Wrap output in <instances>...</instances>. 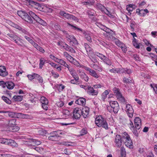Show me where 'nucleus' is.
<instances>
[{
	"label": "nucleus",
	"mask_w": 157,
	"mask_h": 157,
	"mask_svg": "<svg viewBox=\"0 0 157 157\" xmlns=\"http://www.w3.org/2000/svg\"><path fill=\"white\" fill-rule=\"evenodd\" d=\"M81 109L76 108H75L73 112V118L75 119H78L80 118L82 115Z\"/></svg>",
	"instance_id": "obj_9"
},
{
	"label": "nucleus",
	"mask_w": 157,
	"mask_h": 157,
	"mask_svg": "<svg viewBox=\"0 0 157 157\" xmlns=\"http://www.w3.org/2000/svg\"><path fill=\"white\" fill-rule=\"evenodd\" d=\"M80 76H81V78L84 79V80L86 81L87 82L89 80V77L85 73L83 72H80Z\"/></svg>",
	"instance_id": "obj_29"
},
{
	"label": "nucleus",
	"mask_w": 157,
	"mask_h": 157,
	"mask_svg": "<svg viewBox=\"0 0 157 157\" xmlns=\"http://www.w3.org/2000/svg\"><path fill=\"white\" fill-rule=\"evenodd\" d=\"M126 109L128 116L130 117H132L133 116L134 110L131 105L128 104L127 105Z\"/></svg>",
	"instance_id": "obj_11"
},
{
	"label": "nucleus",
	"mask_w": 157,
	"mask_h": 157,
	"mask_svg": "<svg viewBox=\"0 0 157 157\" xmlns=\"http://www.w3.org/2000/svg\"><path fill=\"white\" fill-rule=\"evenodd\" d=\"M150 56L151 57L152 59L154 61H155L157 60V56L155 55L153 53H150Z\"/></svg>",
	"instance_id": "obj_51"
},
{
	"label": "nucleus",
	"mask_w": 157,
	"mask_h": 157,
	"mask_svg": "<svg viewBox=\"0 0 157 157\" xmlns=\"http://www.w3.org/2000/svg\"><path fill=\"white\" fill-rule=\"evenodd\" d=\"M129 127L130 129L132 130L133 133L137 137L138 136V131L136 130L137 129H136L135 127L134 126L132 122L131 121L129 124Z\"/></svg>",
	"instance_id": "obj_16"
},
{
	"label": "nucleus",
	"mask_w": 157,
	"mask_h": 157,
	"mask_svg": "<svg viewBox=\"0 0 157 157\" xmlns=\"http://www.w3.org/2000/svg\"><path fill=\"white\" fill-rule=\"evenodd\" d=\"M99 28L103 30L105 32L108 30H109V29L107 28L106 27L104 26L103 25H101L99 26Z\"/></svg>",
	"instance_id": "obj_53"
},
{
	"label": "nucleus",
	"mask_w": 157,
	"mask_h": 157,
	"mask_svg": "<svg viewBox=\"0 0 157 157\" xmlns=\"http://www.w3.org/2000/svg\"><path fill=\"white\" fill-rule=\"evenodd\" d=\"M52 26L53 28L57 30H61V28L60 26L58 25L54 24Z\"/></svg>",
	"instance_id": "obj_56"
},
{
	"label": "nucleus",
	"mask_w": 157,
	"mask_h": 157,
	"mask_svg": "<svg viewBox=\"0 0 157 157\" xmlns=\"http://www.w3.org/2000/svg\"><path fill=\"white\" fill-rule=\"evenodd\" d=\"M8 75V72L6 71V69L5 67L3 66H0V76L5 77Z\"/></svg>",
	"instance_id": "obj_15"
},
{
	"label": "nucleus",
	"mask_w": 157,
	"mask_h": 157,
	"mask_svg": "<svg viewBox=\"0 0 157 157\" xmlns=\"http://www.w3.org/2000/svg\"><path fill=\"white\" fill-rule=\"evenodd\" d=\"M40 101L42 104H44V103H48V100L44 97H41L40 99Z\"/></svg>",
	"instance_id": "obj_42"
},
{
	"label": "nucleus",
	"mask_w": 157,
	"mask_h": 157,
	"mask_svg": "<svg viewBox=\"0 0 157 157\" xmlns=\"http://www.w3.org/2000/svg\"><path fill=\"white\" fill-rule=\"evenodd\" d=\"M134 124L135 127L136 129L139 130L141 124L140 119L139 117H136L134 120Z\"/></svg>",
	"instance_id": "obj_13"
},
{
	"label": "nucleus",
	"mask_w": 157,
	"mask_h": 157,
	"mask_svg": "<svg viewBox=\"0 0 157 157\" xmlns=\"http://www.w3.org/2000/svg\"><path fill=\"white\" fill-rule=\"evenodd\" d=\"M82 115L84 118H86L89 116V108L86 106H85L81 109Z\"/></svg>",
	"instance_id": "obj_12"
},
{
	"label": "nucleus",
	"mask_w": 157,
	"mask_h": 157,
	"mask_svg": "<svg viewBox=\"0 0 157 157\" xmlns=\"http://www.w3.org/2000/svg\"><path fill=\"white\" fill-rule=\"evenodd\" d=\"M52 76H53L55 78H57L59 76V75L57 73L55 72L54 71H52Z\"/></svg>",
	"instance_id": "obj_57"
},
{
	"label": "nucleus",
	"mask_w": 157,
	"mask_h": 157,
	"mask_svg": "<svg viewBox=\"0 0 157 157\" xmlns=\"http://www.w3.org/2000/svg\"><path fill=\"white\" fill-rule=\"evenodd\" d=\"M84 47L88 56L94 53L92 48L87 44H84Z\"/></svg>",
	"instance_id": "obj_18"
},
{
	"label": "nucleus",
	"mask_w": 157,
	"mask_h": 157,
	"mask_svg": "<svg viewBox=\"0 0 157 157\" xmlns=\"http://www.w3.org/2000/svg\"><path fill=\"white\" fill-rule=\"evenodd\" d=\"M117 98L120 101H121L122 102H124L125 101V100L124 98L122 96L121 94L120 95H118L117 97Z\"/></svg>",
	"instance_id": "obj_50"
},
{
	"label": "nucleus",
	"mask_w": 157,
	"mask_h": 157,
	"mask_svg": "<svg viewBox=\"0 0 157 157\" xmlns=\"http://www.w3.org/2000/svg\"><path fill=\"white\" fill-rule=\"evenodd\" d=\"M86 100L83 98H80L75 101V103L79 105H83L85 104Z\"/></svg>",
	"instance_id": "obj_21"
},
{
	"label": "nucleus",
	"mask_w": 157,
	"mask_h": 157,
	"mask_svg": "<svg viewBox=\"0 0 157 157\" xmlns=\"http://www.w3.org/2000/svg\"><path fill=\"white\" fill-rule=\"evenodd\" d=\"M148 10L147 9L144 10L141 9L140 11V16L144 17L146 13H148Z\"/></svg>",
	"instance_id": "obj_38"
},
{
	"label": "nucleus",
	"mask_w": 157,
	"mask_h": 157,
	"mask_svg": "<svg viewBox=\"0 0 157 157\" xmlns=\"http://www.w3.org/2000/svg\"><path fill=\"white\" fill-rule=\"evenodd\" d=\"M16 120L15 119H13L9 121V125L10 126H12L16 125Z\"/></svg>",
	"instance_id": "obj_39"
},
{
	"label": "nucleus",
	"mask_w": 157,
	"mask_h": 157,
	"mask_svg": "<svg viewBox=\"0 0 157 157\" xmlns=\"http://www.w3.org/2000/svg\"><path fill=\"white\" fill-rule=\"evenodd\" d=\"M96 55L99 57L101 60L103 58H104L105 56L102 55V54H100L98 52L95 53Z\"/></svg>",
	"instance_id": "obj_59"
},
{
	"label": "nucleus",
	"mask_w": 157,
	"mask_h": 157,
	"mask_svg": "<svg viewBox=\"0 0 157 157\" xmlns=\"http://www.w3.org/2000/svg\"><path fill=\"white\" fill-rule=\"evenodd\" d=\"M27 144L29 146H35L36 145H38L41 144V142L36 139H29L26 141Z\"/></svg>",
	"instance_id": "obj_6"
},
{
	"label": "nucleus",
	"mask_w": 157,
	"mask_h": 157,
	"mask_svg": "<svg viewBox=\"0 0 157 157\" xmlns=\"http://www.w3.org/2000/svg\"><path fill=\"white\" fill-rule=\"evenodd\" d=\"M71 74L76 80H78L79 77L75 71L74 69L71 68L69 71Z\"/></svg>",
	"instance_id": "obj_20"
},
{
	"label": "nucleus",
	"mask_w": 157,
	"mask_h": 157,
	"mask_svg": "<svg viewBox=\"0 0 157 157\" xmlns=\"http://www.w3.org/2000/svg\"><path fill=\"white\" fill-rule=\"evenodd\" d=\"M73 36L70 35H69L68 33H66V37L67 38V40L69 42L71 40Z\"/></svg>",
	"instance_id": "obj_64"
},
{
	"label": "nucleus",
	"mask_w": 157,
	"mask_h": 157,
	"mask_svg": "<svg viewBox=\"0 0 157 157\" xmlns=\"http://www.w3.org/2000/svg\"><path fill=\"white\" fill-rule=\"evenodd\" d=\"M23 40L20 38L18 37L16 40H15V42L19 46H23L24 44L23 42Z\"/></svg>",
	"instance_id": "obj_23"
},
{
	"label": "nucleus",
	"mask_w": 157,
	"mask_h": 157,
	"mask_svg": "<svg viewBox=\"0 0 157 157\" xmlns=\"http://www.w3.org/2000/svg\"><path fill=\"white\" fill-rule=\"evenodd\" d=\"M87 132V131L84 128H83L81 131L80 135L82 136L86 134Z\"/></svg>",
	"instance_id": "obj_63"
},
{
	"label": "nucleus",
	"mask_w": 157,
	"mask_h": 157,
	"mask_svg": "<svg viewBox=\"0 0 157 157\" xmlns=\"http://www.w3.org/2000/svg\"><path fill=\"white\" fill-rule=\"evenodd\" d=\"M10 130L12 132H16L18 131L19 127L15 125L10 126L9 128Z\"/></svg>",
	"instance_id": "obj_31"
},
{
	"label": "nucleus",
	"mask_w": 157,
	"mask_h": 157,
	"mask_svg": "<svg viewBox=\"0 0 157 157\" xmlns=\"http://www.w3.org/2000/svg\"><path fill=\"white\" fill-rule=\"evenodd\" d=\"M89 74L91 76L96 78H97L99 77V75L96 73L95 71L93 69L91 71Z\"/></svg>",
	"instance_id": "obj_30"
},
{
	"label": "nucleus",
	"mask_w": 157,
	"mask_h": 157,
	"mask_svg": "<svg viewBox=\"0 0 157 157\" xmlns=\"http://www.w3.org/2000/svg\"><path fill=\"white\" fill-rule=\"evenodd\" d=\"M57 104L58 107H61L64 105V103L63 101H60L57 102Z\"/></svg>",
	"instance_id": "obj_60"
},
{
	"label": "nucleus",
	"mask_w": 157,
	"mask_h": 157,
	"mask_svg": "<svg viewBox=\"0 0 157 157\" xmlns=\"http://www.w3.org/2000/svg\"><path fill=\"white\" fill-rule=\"evenodd\" d=\"M63 117L65 118H68L70 116V113L69 111L67 110H65L63 112Z\"/></svg>",
	"instance_id": "obj_27"
},
{
	"label": "nucleus",
	"mask_w": 157,
	"mask_h": 157,
	"mask_svg": "<svg viewBox=\"0 0 157 157\" xmlns=\"http://www.w3.org/2000/svg\"><path fill=\"white\" fill-rule=\"evenodd\" d=\"M57 138L56 137V136H53L52 135V136H49L48 137V139L49 140L54 141L56 140H57Z\"/></svg>",
	"instance_id": "obj_62"
},
{
	"label": "nucleus",
	"mask_w": 157,
	"mask_h": 157,
	"mask_svg": "<svg viewBox=\"0 0 157 157\" xmlns=\"http://www.w3.org/2000/svg\"><path fill=\"white\" fill-rule=\"evenodd\" d=\"M7 35L9 37L11 38L14 41L18 37L17 36L13 34L9 33Z\"/></svg>",
	"instance_id": "obj_36"
},
{
	"label": "nucleus",
	"mask_w": 157,
	"mask_h": 157,
	"mask_svg": "<svg viewBox=\"0 0 157 157\" xmlns=\"http://www.w3.org/2000/svg\"><path fill=\"white\" fill-rule=\"evenodd\" d=\"M13 99L15 101H20L23 99V96L21 95H15L13 97Z\"/></svg>",
	"instance_id": "obj_28"
},
{
	"label": "nucleus",
	"mask_w": 157,
	"mask_h": 157,
	"mask_svg": "<svg viewBox=\"0 0 157 157\" xmlns=\"http://www.w3.org/2000/svg\"><path fill=\"white\" fill-rule=\"evenodd\" d=\"M93 67L94 69L98 71H102V68L101 67L98 66L97 64H94Z\"/></svg>",
	"instance_id": "obj_44"
},
{
	"label": "nucleus",
	"mask_w": 157,
	"mask_h": 157,
	"mask_svg": "<svg viewBox=\"0 0 157 157\" xmlns=\"http://www.w3.org/2000/svg\"><path fill=\"white\" fill-rule=\"evenodd\" d=\"M48 103H44L42 104V108L46 110H47L48 109Z\"/></svg>",
	"instance_id": "obj_58"
},
{
	"label": "nucleus",
	"mask_w": 157,
	"mask_h": 157,
	"mask_svg": "<svg viewBox=\"0 0 157 157\" xmlns=\"http://www.w3.org/2000/svg\"><path fill=\"white\" fill-rule=\"evenodd\" d=\"M133 44L134 46L137 48H139L140 46L139 43L137 42V40L135 38H133V40L132 41Z\"/></svg>",
	"instance_id": "obj_34"
},
{
	"label": "nucleus",
	"mask_w": 157,
	"mask_h": 157,
	"mask_svg": "<svg viewBox=\"0 0 157 157\" xmlns=\"http://www.w3.org/2000/svg\"><path fill=\"white\" fill-rule=\"evenodd\" d=\"M109 104L113 109V111L115 113H117L118 112L119 107L118 102L116 101H111L109 102Z\"/></svg>",
	"instance_id": "obj_8"
},
{
	"label": "nucleus",
	"mask_w": 157,
	"mask_h": 157,
	"mask_svg": "<svg viewBox=\"0 0 157 157\" xmlns=\"http://www.w3.org/2000/svg\"><path fill=\"white\" fill-rule=\"evenodd\" d=\"M29 13L34 20L40 24L43 25H46V23L45 22L33 12L30 11L29 12Z\"/></svg>",
	"instance_id": "obj_4"
},
{
	"label": "nucleus",
	"mask_w": 157,
	"mask_h": 157,
	"mask_svg": "<svg viewBox=\"0 0 157 157\" xmlns=\"http://www.w3.org/2000/svg\"><path fill=\"white\" fill-rule=\"evenodd\" d=\"M38 133L41 135H44L47 133V131L44 129H40L38 131Z\"/></svg>",
	"instance_id": "obj_48"
},
{
	"label": "nucleus",
	"mask_w": 157,
	"mask_h": 157,
	"mask_svg": "<svg viewBox=\"0 0 157 157\" xmlns=\"http://www.w3.org/2000/svg\"><path fill=\"white\" fill-rule=\"evenodd\" d=\"M113 92L115 95L117 96V97L118 96V95H120L121 94L120 92L119 91V89L116 88H114L113 89Z\"/></svg>",
	"instance_id": "obj_41"
},
{
	"label": "nucleus",
	"mask_w": 157,
	"mask_h": 157,
	"mask_svg": "<svg viewBox=\"0 0 157 157\" xmlns=\"http://www.w3.org/2000/svg\"><path fill=\"white\" fill-rule=\"evenodd\" d=\"M20 30L23 33V36L24 35H27L30 36V33L25 29L21 28V29Z\"/></svg>",
	"instance_id": "obj_46"
},
{
	"label": "nucleus",
	"mask_w": 157,
	"mask_h": 157,
	"mask_svg": "<svg viewBox=\"0 0 157 157\" xmlns=\"http://www.w3.org/2000/svg\"><path fill=\"white\" fill-rule=\"evenodd\" d=\"M6 84L7 88L9 89H12L14 86V83L11 82H7Z\"/></svg>",
	"instance_id": "obj_25"
},
{
	"label": "nucleus",
	"mask_w": 157,
	"mask_h": 157,
	"mask_svg": "<svg viewBox=\"0 0 157 157\" xmlns=\"http://www.w3.org/2000/svg\"><path fill=\"white\" fill-rule=\"evenodd\" d=\"M85 38L86 39L90 42L92 41L91 38L89 34H86L85 35Z\"/></svg>",
	"instance_id": "obj_61"
},
{
	"label": "nucleus",
	"mask_w": 157,
	"mask_h": 157,
	"mask_svg": "<svg viewBox=\"0 0 157 157\" xmlns=\"http://www.w3.org/2000/svg\"><path fill=\"white\" fill-rule=\"evenodd\" d=\"M69 42L70 43L72 42L74 44H77V41L74 36H73L71 40Z\"/></svg>",
	"instance_id": "obj_54"
},
{
	"label": "nucleus",
	"mask_w": 157,
	"mask_h": 157,
	"mask_svg": "<svg viewBox=\"0 0 157 157\" xmlns=\"http://www.w3.org/2000/svg\"><path fill=\"white\" fill-rule=\"evenodd\" d=\"M88 56L94 63H95L97 62L96 57L94 53Z\"/></svg>",
	"instance_id": "obj_32"
},
{
	"label": "nucleus",
	"mask_w": 157,
	"mask_h": 157,
	"mask_svg": "<svg viewBox=\"0 0 157 157\" xmlns=\"http://www.w3.org/2000/svg\"><path fill=\"white\" fill-rule=\"evenodd\" d=\"M2 99L6 103L8 104H10L11 103V101L7 98L5 96H2Z\"/></svg>",
	"instance_id": "obj_43"
},
{
	"label": "nucleus",
	"mask_w": 157,
	"mask_h": 157,
	"mask_svg": "<svg viewBox=\"0 0 157 157\" xmlns=\"http://www.w3.org/2000/svg\"><path fill=\"white\" fill-rule=\"evenodd\" d=\"M87 93L89 95L92 96H95L97 95L98 93V91L97 90H94L93 87L90 86V87L88 88V89L87 91Z\"/></svg>",
	"instance_id": "obj_14"
},
{
	"label": "nucleus",
	"mask_w": 157,
	"mask_h": 157,
	"mask_svg": "<svg viewBox=\"0 0 157 157\" xmlns=\"http://www.w3.org/2000/svg\"><path fill=\"white\" fill-rule=\"evenodd\" d=\"M59 134H61L62 133L60 132V131H55L53 132L50 133V136H59Z\"/></svg>",
	"instance_id": "obj_35"
},
{
	"label": "nucleus",
	"mask_w": 157,
	"mask_h": 157,
	"mask_svg": "<svg viewBox=\"0 0 157 157\" xmlns=\"http://www.w3.org/2000/svg\"><path fill=\"white\" fill-rule=\"evenodd\" d=\"M59 14L63 17L68 19H72L75 21H77L78 20V19L76 17L71 14L66 13L63 11H60L59 12Z\"/></svg>",
	"instance_id": "obj_7"
},
{
	"label": "nucleus",
	"mask_w": 157,
	"mask_h": 157,
	"mask_svg": "<svg viewBox=\"0 0 157 157\" xmlns=\"http://www.w3.org/2000/svg\"><path fill=\"white\" fill-rule=\"evenodd\" d=\"M96 7L102 12L107 13V12H108V10L105 7L100 3H97Z\"/></svg>",
	"instance_id": "obj_17"
},
{
	"label": "nucleus",
	"mask_w": 157,
	"mask_h": 157,
	"mask_svg": "<svg viewBox=\"0 0 157 157\" xmlns=\"http://www.w3.org/2000/svg\"><path fill=\"white\" fill-rule=\"evenodd\" d=\"M7 144L16 147H17L18 146L17 144L14 140L10 139H8Z\"/></svg>",
	"instance_id": "obj_22"
},
{
	"label": "nucleus",
	"mask_w": 157,
	"mask_h": 157,
	"mask_svg": "<svg viewBox=\"0 0 157 157\" xmlns=\"http://www.w3.org/2000/svg\"><path fill=\"white\" fill-rule=\"evenodd\" d=\"M122 137L119 135H117L115 138L114 142L115 146L117 147H120L121 146Z\"/></svg>",
	"instance_id": "obj_10"
},
{
	"label": "nucleus",
	"mask_w": 157,
	"mask_h": 157,
	"mask_svg": "<svg viewBox=\"0 0 157 157\" xmlns=\"http://www.w3.org/2000/svg\"><path fill=\"white\" fill-rule=\"evenodd\" d=\"M123 141L124 142L125 145L129 148H132V142L129 136L125 132L124 133L122 136Z\"/></svg>",
	"instance_id": "obj_2"
},
{
	"label": "nucleus",
	"mask_w": 157,
	"mask_h": 157,
	"mask_svg": "<svg viewBox=\"0 0 157 157\" xmlns=\"http://www.w3.org/2000/svg\"><path fill=\"white\" fill-rule=\"evenodd\" d=\"M106 32L107 33V36H109L110 39H113L114 38L115 33L114 32L109 29V30L107 31Z\"/></svg>",
	"instance_id": "obj_24"
},
{
	"label": "nucleus",
	"mask_w": 157,
	"mask_h": 157,
	"mask_svg": "<svg viewBox=\"0 0 157 157\" xmlns=\"http://www.w3.org/2000/svg\"><path fill=\"white\" fill-rule=\"evenodd\" d=\"M95 122V124L98 127H101L105 129H108V125L106 120L102 116H98L96 117Z\"/></svg>",
	"instance_id": "obj_1"
},
{
	"label": "nucleus",
	"mask_w": 157,
	"mask_h": 157,
	"mask_svg": "<svg viewBox=\"0 0 157 157\" xmlns=\"http://www.w3.org/2000/svg\"><path fill=\"white\" fill-rule=\"evenodd\" d=\"M104 57V58H103L102 59L103 62L109 65H111L112 64V62L111 60L107 58L105 56Z\"/></svg>",
	"instance_id": "obj_26"
},
{
	"label": "nucleus",
	"mask_w": 157,
	"mask_h": 157,
	"mask_svg": "<svg viewBox=\"0 0 157 157\" xmlns=\"http://www.w3.org/2000/svg\"><path fill=\"white\" fill-rule=\"evenodd\" d=\"M115 43L120 48L121 47H122V45H124V44L121 43L119 40H116Z\"/></svg>",
	"instance_id": "obj_55"
},
{
	"label": "nucleus",
	"mask_w": 157,
	"mask_h": 157,
	"mask_svg": "<svg viewBox=\"0 0 157 157\" xmlns=\"http://www.w3.org/2000/svg\"><path fill=\"white\" fill-rule=\"evenodd\" d=\"M109 72L113 73H119L120 72V69L113 68L109 70Z\"/></svg>",
	"instance_id": "obj_49"
},
{
	"label": "nucleus",
	"mask_w": 157,
	"mask_h": 157,
	"mask_svg": "<svg viewBox=\"0 0 157 157\" xmlns=\"http://www.w3.org/2000/svg\"><path fill=\"white\" fill-rule=\"evenodd\" d=\"M62 144L68 146H74L75 145V143L72 142H68L64 141L62 142Z\"/></svg>",
	"instance_id": "obj_33"
},
{
	"label": "nucleus",
	"mask_w": 157,
	"mask_h": 157,
	"mask_svg": "<svg viewBox=\"0 0 157 157\" xmlns=\"http://www.w3.org/2000/svg\"><path fill=\"white\" fill-rule=\"evenodd\" d=\"M46 60L43 58H41L40 59V67L42 68L43 65H44Z\"/></svg>",
	"instance_id": "obj_47"
},
{
	"label": "nucleus",
	"mask_w": 157,
	"mask_h": 157,
	"mask_svg": "<svg viewBox=\"0 0 157 157\" xmlns=\"http://www.w3.org/2000/svg\"><path fill=\"white\" fill-rule=\"evenodd\" d=\"M67 59L75 65L77 66H79L80 64L75 59L73 58L71 55L69 56Z\"/></svg>",
	"instance_id": "obj_19"
},
{
	"label": "nucleus",
	"mask_w": 157,
	"mask_h": 157,
	"mask_svg": "<svg viewBox=\"0 0 157 157\" xmlns=\"http://www.w3.org/2000/svg\"><path fill=\"white\" fill-rule=\"evenodd\" d=\"M38 75L37 74L33 73L31 75H28V77L30 80H32Z\"/></svg>",
	"instance_id": "obj_37"
},
{
	"label": "nucleus",
	"mask_w": 157,
	"mask_h": 157,
	"mask_svg": "<svg viewBox=\"0 0 157 157\" xmlns=\"http://www.w3.org/2000/svg\"><path fill=\"white\" fill-rule=\"evenodd\" d=\"M17 14L26 22L29 23H33L32 19L25 12L21 10L17 12Z\"/></svg>",
	"instance_id": "obj_3"
},
{
	"label": "nucleus",
	"mask_w": 157,
	"mask_h": 157,
	"mask_svg": "<svg viewBox=\"0 0 157 157\" xmlns=\"http://www.w3.org/2000/svg\"><path fill=\"white\" fill-rule=\"evenodd\" d=\"M8 139H7L4 138H0V143L2 144H7V142H8Z\"/></svg>",
	"instance_id": "obj_45"
},
{
	"label": "nucleus",
	"mask_w": 157,
	"mask_h": 157,
	"mask_svg": "<svg viewBox=\"0 0 157 157\" xmlns=\"http://www.w3.org/2000/svg\"><path fill=\"white\" fill-rule=\"evenodd\" d=\"M8 113L9 116L11 117L17 118H27L28 115L24 114L16 113L12 112H7Z\"/></svg>",
	"instance_id": "obj_5"
},
{
	"label": "nucleus",
	"mask_w": 157,
	"mask_h": 157,
	"mask_svg": "<svg viewBox=\"0 0 157 157\" xmlns=\"http://www.w3.org/2000/svg\"><path fill=\"white\" fill-rule=\"evenodd\" d=\"M109 94V92L108 90H105L101 95L102 98L104 100L107 97V95Z\"/></svg>",
	"instance_id": "obj_40"
},
{
	"label": "nucleus",
	"mask_w": 157,
	"mask_h": 157,
	"mask_svg": "<svg viewBox=\"0 0 157 157\" xmlns=\"http://www.w3.org/2000/svg\"><path fill=\"white\" fill-rule=\"evenodd\" d=\"M66 51H69L72 53H75V51L74 50V49L69 46H68V48Z\"/></svg>",
	"instance_id": "obj_52"
}]
</instances>
